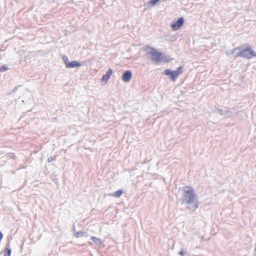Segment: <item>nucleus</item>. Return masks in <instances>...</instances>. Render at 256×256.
<instances>
[{
	"label": "nucleus",
	"mask_w": 256,
	"mask_h": 256,
	"mask_svg": "<svg viewBox=\"0 0 256 256\" xmlns=\"http://www.w3.org/2000/svg\"><path fill=\"white\" fill-rule=\"evenodd\" d=\"M146 50L147 54L150 56L152 61L160 62L164 59V54L157 50L150 47H147Z\"/></svg>",
	"instance_id": "nucleus-1"
},
{
	"label": "nucleus",
	"mask_w": 256,
	"mask_h": 256,
	"mask_svg": "<svg viewBox=\"0 0 256 256\" xmlns=\"http://www.w3.org/2000/svg\"><path fill=\"white\" fill-rule=\"evenodd\" d=\"M182 190L184 192L185 194H188V196H185L186 198H188L187 203H193L196 200V196L194 194V190L192 187L186 186Z\"/></svg>",
	"instance_id": "nucleus-2"
},
{
	"label": "nucleus",
	"mask_w": 256,
	"mask_h": 256,
	"mask_svg": "<svg viewBox=\"0 0 256 256\" xmlns=\"http://www.w3.org/2000/svg\"><path fill=\"white\" fill-rule=\"evenodd\" d=\"M182 72V67H179L176 70L171 71L170 70H164V74L166 75L170 76L171 80L174 82L178 76Z\"/></svg>",
	"instance_id": "nucleus-3"
},
{
	"label": "nucleus",
	"mask_w": 256,
	"mask_h": 256,
	"mask_svg": "<svg viewBox=\"0 0 256 256\" xmlns=\"http://www.w3.org/2000/svg\"><path fill=\"white\" fill-rule=\"evenodd\" d=\"M238 56L247 58H250L253 56H256V54L252 50V48L249 46L242 50L238 54Z\"/></svg>",
	"instance_id": "nucleus-4"
},
{
	"label": "nucleus",
	"mask_w": 256,
	"mask_h": 256,
	"mask_svg": "<svg viewBox=\"0 0 256 256\" xmlns=\"http://www.w3.org/2000/svg\"><path fill=\"white\" fill-rule=\"evenodd\" d=\"M184 23V19L181 17L171 25V28L174 30H179Z\"/></svg>",
	"instance_id": "nucleus-5"
},
{
	"label": "nucleus",
	"mask_w": 256,
	"mask_h": 256,
	"mask_svg": "<svg viewBox=\"0 0 256 256\" xmlns=\"http://www.w3.org/2000/svg\"><path fill=\"white\" fill-rule=\"evenodd\" d=\"M132 78V73L130 71H126L122 76V80L125 82H129Z\"/></svg>",
	"instance_id": "nucleus-6"
},
{
	"label": "nucleus",
	"mask_w": 256,
	"mask_h": 256,
	"mask_svg": "<svg viewBox=\"0 0 256 256\" xmlns=\"http://www.w3.org/2000/svg\"><path fill=\"white\" fill-rule=\"evenodd\" d=\"M112 74V70L111 68H109L106 74L104 75L102 78L101 81L102 82H107L109 78H110V76Z\"/></svg>",
	"instance_id": "nucleus-7"
},
{
	"label": "nucleus",
	"mask_w": 256,
	"mask_h": 256,
	"mask_svg": "<svg viewBox=\"0 0 256 256\" xmlns=\"http://www.w3.org/2000/svg\"><path fill=\"white\" fill-rule=\"evenodd\" d=\"M68 68H75V67H79L80 66V64L76 61H72L70 62V63H68Z\"/></svg>",
	"instance_id": "nucleus-8"
},
{
	"label": "nucleus",
	"mask_w": 256,
	"mask_h": 256,
	"mask_svg": "<svg viewBox=\"0 0 256 256\" xmlns=\"http://www.w3.org/2000/svg\"><path fill=\"white\" fill-rule=\"evenodd\" d=\"M123 193V191L122 190H118L116 192L112 194V196L116 198L120 197L122 194Z\"/></svg>",
	"instance_id": "nucleus-9"
},
{
	"label": "nucleus",
	"mask_w": 256,
	"mask_h": 256,
	"mask_svg": "<svg viewBox=\"0 0 256 256\" xmlns=\"http://www.w3.org/2000/svg\"><path fill=\"white\" fill-rule=\"evenodd\" d=\"M11 250L9 248H6L4 251V256H10Z\"/></svg>",
	"instance_id": "nucleus-10"
},
{
	"label": "nucleus",
	"mask_w": 256,
	"mask_h": 256,
	"mask_svg": "<svg viewBox=\"0 0 256 256\" xmlns=\"http://www.w3.org/2000/svg\"><path fill=\"white\" fill-rule=\"evenodd\" d=\"M8 68L6 66H2V67L0 68V72H4L8 70Z\"/></svg>",
	"instance_id": "nucleus-11"
},
{
	"label": "nucleus",
	"mask_w": 256,
	"mask_h": 256,
	"mask_svg": "<svg viewBox=\"0 0 256 256\" xmlns=\"http://www.w3.org/2000/svg\"><path fill=\"white\" fill-rule=\"evenodd\" d=\"M64 62L66 66L68 68V63H70V62L68 61V58L66 57L64 58Z\"/></svg>",
	"instance_id": "nucleus-12"
},
{
	"label": "nucleus",
	"mask_w": 256,
	"mask_h": 256,
	"mask_svg": "<svg viewBox=\"0 0 256 256\" xmlns=\"http://www.w3.org/2000/svg\"><path fill=\"white\" fill-rule=\"evenodd\" d=\"M159 0H152V1L150 2V4L152 5V6H154L156 4V3L158 2Z\"/></svg>",
	"instance_id": "nucleus-13"
},
{
	"label": "nucleus",
	"mask_w": 256,
	"mask_h": 256,
	"mask_svg": "<svg viewBox=\"0 0 256 256\" xmlns=\"http://www.w3.org/2000/svg\"><path fill=\"white\" fill-rule=\"evenodd\" d=\"M91 239H92L93 241H94V242H96V241L99 240V239H98V238H96V237H94V236H92Z\"/></svg>",
	"instance_id": "nucleus-14"
},
{
	"label": "nucleus",
	"mask_w": 256,
	"mask_h": 256,
	"mask_svg": "<svg viewBox=\"0 0 256 256\" xmlns=\"http://www.w3.org/2000/svg\"><path fill=\"white\" fill-rule=\"evenodd\" d=\"M198 206V202H195V208H197Z\"/></svg>",
	"instance_id": "nucleus-15"
},
{
	"label": "nucleus",
	"mask_w": 256,
	"mask_h": 256,
	"mask_svg": "<svg viewBox=\"0 0 256 256\" xmlns=\"http://www.w3.org/2000/svg\"><path fill=\"white\" fill-rule=\"evenodd\" d=\"M180 254H183V252H180Z\"/></svg>",
	"instance_id": "nucleus-16"
},
{
	"label": "nucleus",
	"mask_w": 256,
	"mask_h": 256,
	"mask_svg": "<svg viewBox=\"0 0 256 256\" xmlns=\"http://www.w3.org/2000/svg\"><path fill=\"white\" fill-rule=\"evenodd\" d=\"M180 254H183V252H180Z\"/></svg>",
	"instance_id": "nucleus-17"
}]
</instances>
